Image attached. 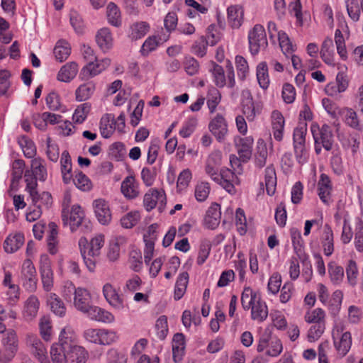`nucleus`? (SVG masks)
Masks as SVG:
<instances>
[{
    "label": "nucleus",
    "mask_w": 363,
    "mask_h": 363,
    "mask_svg": "<svg viewBox=\"0 0 363 363\" xmlns=\"http://www.w3.org/2000/svg\"><path fill=\"white\" fill-rule=\"evenodd\" d=\"M157 337L163 340L165 339L168 333L167 318L165 315H161L158 318L155 323Z\"/></svg>",
    "instance_id": "61"
},
{
    "label": "nucleus",
    "mask_w": 363,
    "mask_h": 363,
    "mask_svg": "<svg viewBox=\"0 0 363 363\" xmlns=\"http://www.w3.org/2000/svg\"><path fill=\"white\" fill-rule=\"evenodd\" d=\"M140 218L138 211L130 212L121 219V225L125 228H132Z\"/></svg>",
    "instance_id": "63"
},
{
    "label": "nucleus",
    "mask_w": 363,
    "mask_h": 363,
    "mask_svg": "<svg viewBox=\"0 0 363 363\" xmlns=\"http://www.w3.org/2000/svg\"><path fill=\"white\" fill-rule=\"evenodd\" d=\"M40 273L44 289L50 291L53 286V272L51 262L47 255H42L40 257Z\"/></svg>",
    "instance_id": "8"
},
{
    "label": "nucleus",
    "mask_w": 363,
    "mask_h": 363,
    "mask_svg": "<svg viewBox=\"0 0 363 363\" xmlns=\"http://www.w3.org/2000/svg\"><path fill=\"white\" fill-rule=\"evenodd\" d=\"M87 316L91 320L103 323H111L114 321V316L111 313L94 306L91 308Z\"/></svg>",
    "instance_id": "27"
},
{
    "label": "nucleus",
    "mask_w": 363,
    "mask_h": 363,
    "mask_svg": "<svg viewBox=\"0 0 363 363\" xmlns=\"http://www.w3.org/2000/svg\"><path fill=\"white\" fill-rule=\"evenodd\" d=\"M335 43L337 52L342 60L347 58V50L345 43V39L340 30L337 29L335 32Z\"/></svg>",
    "instance_id": "60"
},
{
    "label": "nucleus",
    "mask_w": 363,
    "mask_h": 363,
    "mask_svg": "<svg viewBox=\"0 0 363 363\" xmlns=\"http://www.w3.org/2000/svg\"><path fill=\"white\" fill-rule=\"evenodd\" d=\"M121 189L123 194L128 199H135L139 194L135 178L132 176L127 177L123 181Z\"/></svg>",
    "instance_id": "31"
},
{
    "label": "nucleus",
    "mask_w": 363,
    "mask_h": 363,
    "mask_svg": "<svg viewBox=\"0 0 363 363\" xmlns=\"http://www.w3.org/2000/svg\"><path fill=\"white\" fill-rule=\"evenodd\" d=\"M351 345L352 337L349 332L344 333L339 342L335 341V347L342 357L345 356L349 352Z\"/></svg>",
    "instance_id": "41"
},
{
    "label": "nucleus",
    "mask_w": 363,
    "mask_h": 363,
    "mask_svg": "<svg viewBox=\"0 0 363 363\" xmlns=\"http://www.w3.org/2000/svg\"><path fill=\"white\" fill-rule=\"evenodd\" d=\"M253 138L245 137L239 140L238 154L243 162H247L252 156Z\"/></svg>",
    "instance_id": "33"
},
{
    "label": "nucleus",
    "mask_w": 363,
    "mask_h": 363,
    "mask_svg": "<svg viewBox=\"0 0 363 363\" xmlns=\"http://www.w3.org/2000/svg\"><path fill=\"white\" fill-rule=\"evenodd\" d=\"M221 217L220 206L217 203H213L206 211L204 223L206 228L215 229L220 223Z\"/></svg>",
    "instance_id": "14"
},
{
    "label": "nucleus",
    "mask_w": 363,
    "mask_h": 363,
    "mask_svg": "<svg viewBox=\"0 0 363 363\" xmlns=\"http://www.w3.org/2000/svg\"><path fill=\"white\" fill-rule=\"evenodd\" d=\"M264 182L267 194L269 196L274 195L277 187V176L272 165L268 166L265 169Z\"/></svg>",
    "instance_id": "32"
},
{
    "label": "nucleus",
    "mask_w": 363,
    "mask_h": 363,
    "mask_svg": "<svg viewBox=\"0 0 363 363\" xmlns=\"http://www.w3.org/2000/svg\"><path fill=\"white\" fill-rule=\"evenodd\" d=\"M241 106L242 112L248 121H253L256 116L260 114L262 111L261 104L253 101L252 95L248 89L242 91Z\"/></svg>",
    "instance_id": "6"
},
{
    "label": "nucleus",
    "mask_w": 363,
    "mask_h": 363,
    "mask_svg": "<svg viewBox=\"0 0 363 363\" xmlns=\"http://www.w3.org/2000/svg\"><path fill=\"white\" fill-rule=\"evenodd\" d=\"M311 129L315 143H321L322 147L327 151L331 150L334 143L331 128L328 124H323L321 128L318 125H312Z\"/></svg>",
    "instance_id": "4"
},
{
    "label": "nucleus",
    "mask_w": 363,
    "mask_h": 363,
    "mask_svg": "<svg viewBox=\"0 0 363 363\" xmlns=\"http://www.w3.org/2000/svg\"><path fill=\"white\" fill-rule=\"evenodd\" d=\"M289 232L294 250L297 255H299L303 250V240L302 239L301 232L298 228L294 227L290 228Z\"/></svg>",
    "instance_id": "48"
},
{
    "label": "nucleus",
    "mask_w": 363,
    "mask_h": 363,
    "mask_svg": "<svg viewBox=\"0 0 363 363\" xmlns=\"http://www.w3.org/2000/svg\"><path fill=\"white\" fill-rule=\"evenodd\" d=\"M332 184L329 177L321 174L318 182V194L320 199L327 205L331 202Z\"/></svg>",
    "instance_id": "13"
},
{
    "label": "nucleus",
    "mask_w": 363,
    "mask_h": 363,
    "mask_svg": "<svg viewBox=\"0 0 363 363\" xmlns=\"http://www.w3.org/2000/svg\"><path fill=\"white\" fill-rule=\"evenodd\" d=\"M325 312L323 309L318 308L314 309L311 313H307L305 315V320L308 323H325L324 319H325Z\"/></svg>",
    "instance_id": "58"
},
{
    "label": "nucleus",
    "mask_w": 363,
    "mask_h": 363,
    "mask_svg": "<svg viewBox=\"0 0 363 363\" xmlns=\"http://www.w3.org/2000/svg\"><path fill=\"white\" fill-rule=\"evenodd\" d=\"M208 129L218 142L224 141L228 130L227 121L223 116L220 113L216 114V116L210 121L208 124Z\"/></svg>",
    "instance_id": "9"
},
{
    "label": "nucleus",
    "mask_w": 363,
    "mask_h": 363,
    "mask_svg": "<svg viewBox=\"0 0 363 363\" xmlns=\"http://www.w3.org/2000/svg\"><path fill=\"white\" fill-rule=\"evenodd\" d=\"M84 213L79 205H74L69 211L68 207L62 211V219L65 225H69L73 232L82 224Z\"/></svg>",
    "instance_id": "7"
},
{
    "label": "nucleus",
    "mask_w": 363,
    "mask_h": 363,
    "mask_svg": "<svg viewBox=\"0 0 363 363\" xmlns=\"http://www.w3.org/2000/svg\"><path fill=\"white\" fill-rule=\"evenodd\" d=\"M18 143L21 147L24 155L28 158H33L36 154V148L34 143L26 136L21 137Z\"/></svg>",
    "instance_id": "47"
},
{
    "label": "nucleus",
    "mask_w": 363,
    "mask_h": 363,
    "mask_svg": "<svg viewBox=\"0 0 363 363\" xmlns=\"http://www.w3.org/2000/svg\"><path fill=\"white\" fill-rule=\"evenodd\" d=\"M328 274L332 283L335 285H338L343 280L344 269L335 262H331L328 264Z\"/></svg>",
    "instance_id": "39"
},
{
    "label": "nucleus",
    "mask_w": 363,
    "mask_h": 363,
    "mask_svg": "<svg viewBox=\"0 0 363 363\" xmlns=\"http://www.w3.org/2000/svg\"><path fill=\"white\" fill-rule=\"evenodd\" d=\"M260 296L259 292L253 291L249 286L245 287L241 295V304L243 309L249 310Z\"/></svg>",
    "instance_id": "29"
},
{
    "label": "nucleus",
    "mask_w": 363,
    "mask_h": 363,
    "mask_svg": "<svg viewBox=\"0 0 363 363\" xmlns=\"http://www.w3.org/2000/svg\"><path fill=\"white\" fill-rule=\"evenodd\" d=\"M123 241V238H116L111 241L107 254V256L111 261H115L118 258L120 255V245Z\"/></svg>",
    "instance_id": "64"
},
{
    "label": "nucleus",
    "mask_w": 363,
    "mask_h": 363,
    "mask_svg": "<svg viewBox=\"0 0 363 363\" xmlns=\"http://www.w3.org/2000/svg\"><path fill=\"white\" fill-rule=\"evenodd\" d=\"M71 48L69 43L65 40H59L55 48L54 55L56 59L60 62H63L69 56Z\"/></svg>",
    "instance_id": "40"
},
{
    "label": "nucleus",
    "mask_w": 363,
    "mask_h": 363,
    "mask_svg": "<svg viewBox=\"0 0 363 363\" xmlns=\"http://www.w3.org/2000/svg\"><path fill=\"white\" fill-rule=\"evenodd\" d=\"M189 282V274L183 272L178 277L174 289V299L179 300L184 294Z\"/></svg>",
    "instance_id": "38"
},
{
    "label": "nucleus",
    "mask_w": 363,
    "mask_h": 363,
    "mask_svg": "<svg viewBox=\"0 0 363 363\" xmlns=\"http://www.w3.org/2000/svg\"><path fill=\"white\" fill-rule=\"evenodd\" d=\"M101 72L99 67V62L96 60L93 62H88V64L83 67L81 71L80 75L82 76V79H88L94 77Z\"/></svg>",
    "instance_id": "46"
},
{
    "label": "nucleus",
    "mask_w": 363,
    "mask_h": 363,
    "mask_svg": "<svg viewBox=\"0 0 363 363\" xmlns=\"http://www.w3.org/2000/svg\"><path fill=\"white\" fill-rule=\"evenodd\" d=\"M268 152L265 143L262 140H259L257 145V151L255 155V163L256 167L262 168L267 161Z\"/></svg>",
    "instance_id": "36"
},
{
    "label": "nucleus",
    "mask_w": 363,
    "mask_h": 363,
    "mask_svg": "<svg viewBox=\"0 0 363 363\" xmlns=\"http://www.w3.org/2000/svg\"><path fill=\"white\" fill-rule=\"evenodd\" d=\"M78 72V65L72 62L62 66L57 74V79L63 82H69L73 79Z\"/></svg>",
    "instance_id": "24"
},
{
    "label": "nucleus",
    "mask_w": 363,
    "mask_h": 363,
    "mask_svg": "<svg viewBox=\"0 0 363 363\" xmlns=\"http://www.w3.org/2000/svg\"><path fill=\"white\" fill-rule=\"evenodd\" d=\"M96 41L99 47L104 52L112 48L113 38L110 30L107 28L100 29L96 35Z\"/></svg>",
    "instance_id": "21"
},
{
    "label": "nucleus",
    "mask_w": 363,
    "mask_h": 363,
    "mask_svg": "<svg viewBox=\"0 0 363 363\" xmlns=\"http://www.w3.org/2000/svg\"><path fill=\"white\" fill-rule=\"evenodd\" d=\"M306 132L307 123L306 122L300 123L294 130V145L305 144Z\"/></svg>",
    "instance_id": "55"
},
{
    "label": "nucleus",
    "mask_w": 363,
    "mask_h": 363,
    "mask_svg": "<svg viewBox=\"0 0 363 363\" xmlns=\"http://www.w3.org/2000/svg\"><path fill=\"white\" fill-rule=\"evenodd\" d=\"M91 110V106L88 103L82 104L77 106L73 114V120L75 123H82Z\"/></svg>",
    "instance_id": "54"
},
{
    "label": "nucleus",
    "mask_w": 363,
    "mask_h": 363,
    "mask_svg": "<svg viewBox=\"0 0 363 363\" xmlns=\"http://www.w3.org/2000/svg\"><path fill=\"white\" fill-rule=\"evenodd\" d=\"M212 74L214 77V82L217 86L222 88L226 84V72L228 81V86L233 88L235 84L234 69L232 63L228 60L226 62L225 70L220 65L214 63L212 69Z\"/></svg>",
    "instance_id": "1"
},
{
    "label": "nucleus",
    "mask_w": 363,
    "mask_h": 363,
    "mask_svg": "<svg viewBox=\"0 0 363 363\" xmlns=\"http://www.w3.org/2000/svg\"><path fill=\"white\" fill-rule=\"evenodd\" d=\"M48 303L51 311L57 315L63 317L66 313V308L62 300L55 294H50L48 298Z\"/></svg>",
    "instance_id": "35"
},
{
    "label": "nucleus",
    "mask_w": 363,
    "mask_h": 363,
    "mask_svg": "<svg viewBox=\"0 0 363 363\" xmlns=\"http://www.w3.org/2000/svg\"><path fill=\"white\" fill-rule=\"evenodd\" d=\"M251 318L259 323L264 321L268 316V307L267 303L262 300V297L257 299L250 307Z\"/></svg>",
    "instance_id": "17"
},
{
    "label": "nucleus",
    "mask_w": 363,
    "mask_h": 363,
    "mask_svg": "<svg viewBox=\"0 0 363 363\" xmlns=\"http://www.w3.org/2000/svg\"><path fill=\"white\" fill-rule=\"evenodd\" d=\"M32 172L36 179L45 181L47 178V170L40 159H34L31 162Z\"/></svg>",
    "instance_id": "49"
},
{
    "label": "nucleus",
    "mask_w": 363,
    "mask_h": 363,
    "mask_svg": "<svg viewBox=\"0 0 363 363\" xmlns=\"http://www.w3.org/2000/svg\"><path fill=\"white\" fill-rule=\"evenodd\" d=\"M104 245V236L103 235H97L93 238L89 243L88 256L94 258L100 255V250Z\"/></svg>",
    "instance_id": "44"
},
{
    "label": "nucleus",
    "mask_w": 363,
    "mask_h": 363,
    "mask_svg": "<svg viewBox=\"0 0 363 363\" xmlns=\"http://www.w3.org/2000/svg\"><path fill=\"white\" fill-rule=\"evenodd\" d=\"M257 79L261 88L266 89L269 84L268 67L265 62H260L257 67Z\"/></svg>",
    "instance_id": "42"
},
{
    "label": "nucleus",
    "mask_w": 363,
    "mask_h": 363,
    "mask_svg": "<svg viewBox=\"0 0 363 363\" xmlns=\"http://www.w3.org/2000/svg\"><path fill=\"white\" fill-rule=\"evenodd\" d=\"M74 305L78 311L87 315L91 308L94 307L91 304L89 292L84 288H78V290H74Z\"/></svg>",
    "instance_id": "10"
},
{
    "label": "nucleus",
    "mask_w": 363,
    "mask_h": 363,
    "mask_svg": "<svg viewBox=\"0 0 363 363\" xmlns=\"http://www.w3.org/2000/svg\"><path fill=\"white\" fill-rule=\"evenodd\" d=\"M73 182L76 187L82 191H87L91 189L90 179L82 172H78L75 174Z\"/></svg>",
    "instance_id": "51"
},
{
    "label": "nucleus",
    "mask_w": 363,
    "mask_h": 363,
    "mask_svg": "<svg viewBox=\"0 0 363 363\" xmlns=\"http://www.w3.org/2000/svg\"><path fill=\"white\" fill-rule=\"evenodd\" d=\"M222 154L220 151L213 152L208 157L206 165V172L211 179L218 173L221 164Z\"/></svg>",
    "instance_id": "23"
},
{
    "label": "nucleus",
    "mask_w": 363,
    "mask_h": 363,
    "mask_svg": "<svg viewBox=\"0 0 363 363\" xmlns=\"http://www.w3.org/2000/svg\"><path fill=\"white\" fill-rule=\"evenodd\" d=\"M228 21L233 28H239L243 21L244 11L238 5H233L228 8Z\"/></svg>",
    "instance_id": "15"
},
{
    "label": "nucleus",
    "mask_w": 363,
    "mask_h": 363,
    "mask_svg": "<svg viewBox=\"0 0 363 363\" xmlns=\"http://www.w3.org/2000/svg\"><path fill=\"white\" fill-rule=\"evenodd\" d=\"M322 245L325 255L330 256L334 251L333 233L328 224L324 226Z\"/></svg>",
    "instance_id": "28"
},
{
    "label": "nucleus",
    "mask_w": 363,
    "mask_h": 363,
    "mask_svg": "<svg viewBox=\"0 0 363 363\" xmlns=\"http://www.w3.org/2000/svg\"><path fill=\"white\" fill-rule=\"evenodd\" d=\"M94 213L99 222L102 225H107L111 220V213L109 206L104 199H96L93 203Z\"/></svg>",
    "instance_id": "12"
},
{
    "label": "nucleus",
    "mask_w": 363,
    "mask_h": 363,
    "mask_svg": "<svg viewBox=\"0 0 363 363\" xmlns=\"http://www.w3.org/2000/svg\"><path fill=\"white\" fill-rule=\"evenodd\" d=\"M345 3L349 16L354 21H358L360 16L359 0H347Z\"/></svg>",
    "instance_id": "59"
},
{
    "label": "nucleus",
    "mask_w": 363,
    "mask_h": 363,
    "mask_svg": "<svg viewBox=\"0 0 363 363\" xmlns=\"http://www.w3.org/2000/svg\"><path fill=\"white\" fill-rule=\"evenodd\" d=\"M25 238L22 233L9 235L4 242V249L7 253H13L24 243Z\"/></svg>",
    "instance_id": "19"
},
{
    "label": "nucleus",
    "mask_w": 363,
    "mask_h": 363,
    "mask_svg": "<svg viewBox=\"0 0 363 363\" xmlns=\"http://www.w3.org/2000/svg\"><path fill=\"white\" fill-rule=\"evenodd\" d=\"M3 350L0 354V361L10 362L16 355L18 350V339L16 333L13 330L6 332L2 340Z\"/></svg>",
    "instance_id": "5"
},
{
    "label": "nucleus",
    "mask_w": 363,
    "mask_h": 363,
    "mask_svg": "<svg viewBox=\"0 0 363 363\" xmlns=\"http://www.w3.org/2000/svg\"><path fill=\"white\" fill-rule=\"evenodd\" d=\"M248 41L250 52L257 55L261 48L267 45V40L264 28L260 24H256L248 33Z\"/></svg>",
    "instance_id": "3"
},
{
    "label": "nucleus",
    "mask_w": 363,
    "mask_h": 363,
    "mask_svg": "<svg viewBox=\"0 0 363 363\" xmlns=\"http://www.w3.org/2000/svg\"><path fill=\"white\" fill-rule=\"evenodd\" d=\"M57 225L51 222L49 223L50 235L48 238V250L50 254L55 255L57 253Z\"/></svg>",
    "instance_id": "52"
},
{
    "label": "nucleus",
    "mask_w": 363,
    "mask_h": 363,
    "mask_svg": "<svg viewBox=\"0 0 363 363\" xmlns=\"http://www.w3.org/2000/svg\"><path fill=\"white\" fill-rule=\"evenodd\" d=\"M96 89L95 84L93 82H88L81 84L75 91L76 100L84 101L89 99Z\"/></svg>",
    "instance_id": "34"
},
{
    "label": "nucleus",
    "mask_w": 363,
    "mask_h": 363,
    "mask_svg": "<svg viewBox=\"0 0 363 363\" xmlns=\"http://www.w3.org/2000/svg\"><path fill=\"white\" fill-rule=\"evenodd\" d=\"M185 349V337L182 333H176L172 340V352L174 361L180 362L184 355Z\"/></svg>",
    "instance_id": "22"
},
{
    "label": "nucleus",
    "mask_w": 363,
    "mask_h": 363,
    "mask_svg": "<svg viewBox=\"0 0 363 363\" xmlns=\"http://www.w3.org/2000/svg\"><path fill=\"white\" fill-rule=\"evenodd\" d=\"M164 199L163 192L157 189H152L150 193H147L144 196V206L147 211H150L155 207L158 201L162 202Z\"/></svg>",
    "instance_id": "30"
},
{
    "label": "nucleus",
    "mask_w": 363,
    "mask_h": 363,
    "mask_svg": "<svg viewBox=\"0 0 363 363\" xmlns=\"http://www.w3.org/2000/svg\"><path fill=\"white\" fill-rule=\"evenodd\" d=\"M346 274L349 284L352 286H355L358 276V269L355 261L352 259L348 261L346 267Z\"/></svg>",
    "instance_id": "56"
},
{
    "label": "nucleus",
    "mask_w": 363,
    "mask_h": 363,
    "mask_svg": "<svg viewBox=\"0 0 363 363\" xmlns=\"http://www.w3.org/2000/svg\"><path fill=\"white\" fill-rule=\"evenodd\" d=\"M107 18L109 23L116 27L121 24V13L118 6L113 2L107 6Z\"/></svg>",
    "instance_id": "43"
},
{
    "label": "nucleus",
    "mask_w": 363,
    "mask_h": 363,
    "mask_svg": "<svg viewBox=\"0 0 363 363\" xmlns=\"http://www.w3.org/2000/svg\"><path fill=\"white\" fill-rule=\"evenodd\" d=\"M220 94L216 87L208 89L207 95V105L211 113H213L216 106L220 101Z\"/></svg>",
    "instance_id": "50"
},
{
    "label": "nucleus",
    "mask_w": 363,
    "mask_h": 363,
    "mask_svg": "<svg viewBox=\"0 0 363 363\" xmlns=\"http://www.w3.org/2000/svg\"><path fill=\"white\" fill-rule=\"evenodd\" d=\"M284 118L279 111H274L272 113V125L273 135L275 140L281 141L283 138L284 128Z\"/></svg>",
    "instance_id": "18"
},
{
    "label": "nucleus",
    "mask_w": 363,
    "mask_h": 363,
    "mask_svg": "<svg viewBox=\"0 0 363 363\" xmlns=\"http://www.w3.org/2000/svg\"><path fill=\"white\" fill-rule=\"evenodd\" d=\"M39 301L35 296H30L25 303L24 316L28 320H32L38 313L39 309Z\"/></svg>",
    "instance_id": "37"
},
{
    "label": "nucleus",
    "mask_w": 363,
    "mask_h": 363,
    "mask_svg": "<svg viewBox=\"0 0 363 363\" xmlns=\"http://www.w3.org/2000/svg\"><path fill=\"white\" fill-rule=\"evenodd\" d=\"M70 346L68 345H52L50 356L53 363H67V353Z\"/></svg>",
    "instance_id": "25"
},
{
    "label": "nucleus",
    "mask_w": 363,
    "mask_h": 363,
    "mask_svg": "<svg viewBox=\"0 0 363 363\" xmlns=\"http://www.w3.org/2000/svg\"><path fill=\"white\" fill-rule=\"evenodd\" d=\"M125 154V146L122 143L118 142L112 144L109 147V156L116 161L121 160Z\"/></svg>",
    "instance_id": "62"
},
{
    "label": "nucleus",
    "mask_w": 363,
    "mask_h": 363,
    "mask_svg": "<svg viewBox=\"0 0 363 363\" xmlns=\"http://www.w3.org/2000/svg\"><path fill=\"white\" fill-rule=\"evenodd\" d=\"M108 363H126L127 356L125 352L111 348L107 352Z\"/></svg>",
    "instance_id": "57"
},
{
    "label": "nucleus",
    "mask_w": 363,
    "mask_h": 363,
    "mask_svg": "<svg viewBox=\"0 0 363 363\" xmlns=\"http://www.w3.org/2000/svg\"><path fill=\"white\" fill-rule=\"evenodd\" d=\"M27 343L31 347V352L40 363H50L45 345L36 336H28Z\"/></svg>",
    "instance_id": "11"
},
{
    "label": "nucleus",
    "mask_w": 363,
    "mask_h": 363,
    "mask_svg": "<svg viewBox=\"0 0 363 363\" xmlns=\"http://www.w3.org/2000/svg\"><path fill=\"white\" fill-rule=\"evenodd\" d=\"M116 126L114 125V115L106 113L102 116L100 121V132L104 138H110Z\"/></svg>",
    "instance_id": "26"
},
{
    "label": "nucleus",
    "mask_w": 363,
    "mask_h": 363,
    "mask_svg": "<svg viewBox=\"0 0 363 363\" xmlns=\"http://www.w3.org/2000/svg\"><path fill=\"white\" fill-rule=\"evenodd\" d=\"M103 294L106 300L110 305L117 309L123 308V299L120 297L116 290L110 284H106L103 287Z\"/></svg>",
    "instance_id": "16"
},
{
    "label": "nucleus",
    "mask_w": 363,
    "mask_h": 363,
    "mask_svg": "<svg viewBox=\"0 0 363 363\" xmlns=\"http://www.w3.org/2000/svg\"><path fill=\"white\" fill-rule=\"evenodd\" d=\"M88 353L84 348L73 345L67 353V363H86Z\"/></svg>",
    "instance_id": "20"
},
{
    "label": "nucleus",
    "mask_w": 363,
    "mask_h": 363,
    "mask_svg": "<svg viewBox=\"0 0 363 363\" xmlns=\"http://www.w3.org/2000/svg\"><path fill=\"white\" fill-rule=\"evenodd\" d=\"M20 281L23 287L30 292L34 291L37 288L36 269L30 259L24 260L20 274Z\"/></svg>",
    "instance_id": "2"
},
{
    "label": "nucleus",
    "mask_w": 363,
    "mask_h": 363,
    "mask_svg": "<svg viewBox=\"0 0 363 363\" xmlns=\"http://www.w3.org/2000/svg\"><path fill=\"white\" fill-rule=\"evenodd\" d=\"M99 345H108L116 342L118 339L116 332L107 329H100Z\"/></svg>",
    "instance_id": "53"
},
{
    "label": "nucleus",
    "mask_w": 363,
    "mask_h": 363,
    "mask_svg": "<svg viewBox=\"0 0 363 363\" xmlns=\"http://www.w3.org/2000/svg\"><path fill=\"white\" fill-rule=\"evenodd\" d=\"M149 28V24L146 22L141 21L135 23L130 27L131 33L130 36L133 40L140 39L147 34Z\"/></svg>",
    "instance_id": "45"
}]
</instances>
